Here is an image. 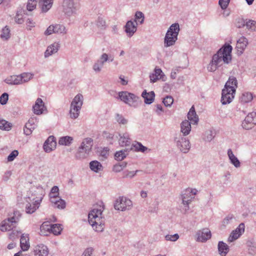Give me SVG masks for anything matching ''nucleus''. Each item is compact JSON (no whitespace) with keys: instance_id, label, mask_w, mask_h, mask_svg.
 Instances as JSON below:
<instances>
[{"instance_id":"obj_26","label":"nucleus","mask_w":256,"mask_h":256,"mask_svg":"<svg viewBox=\"0 0 256 256\" xmlns=\"http://www.w3.org/2000/svg\"><path fill=\"white\" fill-rule=\"evenodd\" d=\"M142 96L144 98L146 104H150L154 100L155 94L153 91L147 92L145 90L142 92Z\"/></svg>"},{"instance_id":"obj_64","label":"nucleus","mask_w":256,"mask_h":256,"mask_svg":"<svg viewBox=\"0 0 256 256\" xmlns=\"http://www.w3.org/2000/svg\"><path fill=\"white\" fill-rule=\"evenodd\" d=\"M99 60L104 64L106 62L108 61V56L106 53H104L100 56Z\"/></svg>"},{"instance_id":"obj_27","label":"nucleus","mask_w":256,"mask_h":256,"mask_svg":"<svg viewBox=\"0 0 256 256\" xmlns=\"http://www.w3.org/2000/svg\"><path fill=\"white\" fill-rule=\"evenodd\" d=\"M188 118L191 122L194 124H197L198 121V117L196 114L195 109L194 106H192L190 108L188 114Z\"/></svg>"},{"instance_id":"obj_2","label":"nucleus","mask_w":256,"mask_h":256,"mask_svg":"<svg viewBox=\"0 0 256 256\" xmlns=\"http://www.w3.org/2000/svg\"><path fill=\"white\" fill-rule=\"evenodd\" d=\"M232 48L230 44H226L220 48L212 56L213 62L221 66L223 63L228 64L232 60Z\"/></svg>"},{"instance_id":"obj_50","label":"nucleus","mask_w":256,"mask_h":256,"mask_svg":"<svg viewBox=\"0 0 256 256\" xmlns=\"http://www.w3.org/2000/svg\"><path fill=\"white\" fill-rule=\"evenodd\" d=\"M20 75V78L22 80V84L26 82H28L30 80H31L33 77V74L30 73H23Z\"/></svg>"},{"instance_id":"obj_6","label":"nucleus","mask_w":256,"mask_h":256,"mask_svg":"<svg viewBox=\"0 0 256 256\" xmlns=\"http://www.w3.org/2000/svg\"><path fill=\"white\" fill-rule=\"evenodd\" d=\"M93 145V141L91 138H86L82 142L76 154V159L82 160L87 158Z\"/></svg>"},{"instance_id":"obj_19","label":"nucleus","mask_w":256,"mask_h":256,"mask_svg":"<svg viewBox=\"0 0 256 256\" xmlns=\"http://www.w3.org/2000/svg\"><path fill=\"white\" fill-rule=\"evenodd\" d=\"M164 76V74L162 70L160 68H156L154 70V73L150 74V82L154 83L160 79L164 80L163 79Z\"/></svg>"},{"instance_id":"obj_63","label":"nucleus","mask_w":256,"mask_h":256,"mask_svg":"<svg viewBox=\"0 0 256 256\" xmlns=\"http://www.w3.org/2000/svg\"><path fill=\"white\" fill-rule=\"evenodd\" d=\"M234 218V216L232 214H228L223 220V224L226 225L230 223V221Z\"/></svg>"},{"instance_id":"obj_52","label":"nucleus","mask_w":256,"mask_h":256,"mask_svg":"<svg viewBox=\"0 0 256 256\" xmlns=\"http://www.w3.org/2000/svg\"><path fill=\"white\" fill-rule=\"evenodd\" d=\"M220 66V64H217L216 62H213V58L207 67L208 72H213L216 70L218 67Z\"/></svg>"},{"instance_id":"obj_56","label":"nucleus","mask_w":256,"mask_h":256,"mask_svg":"<svg viewBox=\"0 0 256 256\" xmlns=\"http://www.w3.org/2000/svg\"><path fill=\"white\" fill-rule=\"evenodd\" d=\"M162 102L166 106H170L174 102V99L172 96H166Z\"/></svg>"},{"instance_id":"obj_49","label":"nucleus","mask_w":256,"mask_h":256,"mask_svg":"<svg viewBox=\"0 0 256 256\" xmlns=\"http://www.w3.org/2000/svg\"><path fill=\"white\" fill-rule=\"evenodd\" d=\"M37 4L36 0H28L26 4V10L31 12L36 8Z\"/></svg>"},{"instance_id":"obj_24","label":"nucleus","mask_w":256,"mask_h":256,"mask_svg":"<svg viewBox=\"0 0 256 256\" xmlns=\"http://www.w3.org/2000/svg\"><path fill=\"white\" fill-rule=\"evenodd\" d=\"M22 80L20 75L18 76H11L8 77L4 82L10 85H18L22 84Z\"/></svg>"},{"instance_id":"obj_14","label":"nucleus","mask_w":256,"mask_h":256,"mask_svg":"<svg viewBox=\"0 0 256 256\" xmlns=\"http://www.w3.org/2000/svg\"><path fill=\"white\" fill-rule=\"evenodd\" d=\"M245 226L244 223H240L238 227L233 230L229 238L228 241L232 242L238 239L244 232Z\"/></svg>"},{"instance_id":"obj_13","label":"nucleus","mask_w":256,"mask_h":256,"mask_svg":"<svg viewBox=\"0 0 256 256\" xmlns=\"http://www.w3.org/2000/svg\"><path fill=\"white\" fill-rule=\"evenodd\" d=\"M181 198L182 200V204L184 206V210L185 212H186L190 209L188 205L192 202L194 196L190 194V190L186 189L182 192L181 195Z\"/></svg>"},{"instance_id":"obj_33","label":"nucleus","mask_w":256,"mask_h":256,"mask_svg":"<svg viewBox=\"0 0 256 256\" xmlns=\"http://www.w3.org/2000/svg\"><path fill=\"white\" fill-rule=\"evenodd\" d=\"M248 44V42L247 39L242 36L238 40L236 47L238 50V51L240 50V52H242L246 47Z\"/></svg>"},{"instance_id":"obj_25","label":"nucleus","mask_w":256,"mask_h":256,"mask_svg":"<svg viewBox=\"0 0 256 256\" xmlns=\"http://www.w3.org/2000/svg\"><path fill=\"white\" fill-rule=\"evenodd\" d=\"M50 201L54 208L62 210L66 208V202L60 197L56 199H52V200Z\"/></svg>"},{"instance_id":"obj_37","label":"nucleus","mask_w":256,"mask_h":256,"mask_svg":"<svg viewBox=\"0 0 256 256\" xmlns=\"http://www.w3.org/2000/svg\"><path fill=\"white\" fill-rule=\"evenodd\" d=\"M90 168L94 172H98L100 170L102 166L101 164L96 160H94L90 163Z\"/></svg>"},{"instance_id":"obj_40","label":"nucleus","mask_w":256,"mask_h":256,"mask_svg":"<svg viewBox=\"0 0 256 256\" xmlns=\"http://www.w3.org/2000/svg\"><path fill=\"white\" fill-rule=\"evenodd\" d=\"M10 38V30L9 28L6 26L2 31L0 38L3 40H8Z\"/></svg>"},{"instance_id":"obj_58","label":"nucleus","mask_w":256,"mask_h":256,"mask_svg":"<svg viewBox=\"0 0 256 256\" xmlns=\"http://www.w3.org/2000/svg\"><path fill=\"white\" fill-rule=\"evenodd\" d=\"M179 238L178 234H176L173 235L167 234L165 236V239L166 240H170L172 242H176Z\"/></svg>"},{"instance_id":"obj_46","label":"nucleus","mask_w":256,"mask_h":256,"mask_svg":"<svg viewBox=\"0 0 256 256\" xmlns=\"http://www.w3.org/2000/svg\"><path fill=\"white\" fill-rule=\"evenodd\" d=\"M132 146L135 148L136 151L142 152H144L148 150V148L146 146H143L139 142H136L135 144H133Z\"/></svg>"},{"instance_id":"obj_51","label":"nucleus","mask_w":256,"mask_h":256,"mask_svg":"<svg viewBox=\"0 0 256 256\" xmlns=\"http://www.w3.org/2000/svg\"><path fill=\"white\" fill-rule=\"evenodd\" d=\"M34 128H35L34 126H32L26 122L24 128V134L27 136L30 135L32 132L34 130Z\"/></svg>"},{"instance_id":"obj_59","label":"nucleus","mask_w":256,"mask_h":256,"mask_svg":"<svg viewBox=\"0 0 256 256\" xmlns=\"http://www.w3.org/2000/svg\"><path fill=\"white\" fill-rule=\"evenodd\" d=\"M8 94L6 92H4L0 96V104L2 105L6 104L8 102Z\"/></svg>"},{"instance_id":"obj_34","label":"nucleus","mask_w":256,"mask_h":256,"mask_svg":"<svg viewBox=\"0 0 256 256\" xmlns=\"http://www.w3.org/2000/svg\"><path fill=\"white\" fill-rule=\"evenodd\" d=\"M29 238L28 236H26L22 234L20 240V245L22 250L23 251H26L30 248Z\"/></svg>"},{"instance_id":"obj_47","label":"nucleus","mask_w":256,"mask_h":256,"mask_svg":"<svg viewBox=\"0 0 256 256\" xmlns=\"http://www.w3.org/2000/svg\"><path fill=\"white\" fill-rule=\"evenodd\" d=\"M104 64L99 59L92 66L94 70L96 72H100Z\"/></svg>"},{"instance_id":"obj_30","label":"nucleus","mask_w":256,"mask_h":256,"mask_svg":"<svg viewBox=\"0 0 256 256\" xmlns=\"http://www.w3.org/2000/svg\"><path fill=\"white\" fill-rule=\"evenodd\" d=\"M228 155L230 162L236 168L240 167V163L238 158L234 155L231 149L228 150Z\"/></svg>"},{"instance_id":"obj_18","label":"nucleus","mask_w":256,"mask_h":256,"mask_svg":"<svg viewBox=\"0 0 256 256\" xmlns=\"http://www.w3.org/2000/svg\"><path fill=\"white\" fill-rule=\"evenodd\" d=\"M138 24L132 20L128 21L125 26V32L129 37L132 36L136 32Z\"/></svg>"},{"instance_id":"obj_60","label":"nucleus","mask_w":256,"mask_h":256,"mask_svg":"<svg viewBox=\"0 0 256 256\" xmlns=\"http://www.w3.org/2000/svg\"><path fill=\"white\" fill-rule=\"evenodd\" d=\"M230 0H219L218 4L222 10H226L230 2Z\"/></svg>"},{"instance_id":"obj_57","label":"nucleus","mask_w":256,"mask_h":256,"mask_svg":"<svg viewBox=\"0 0 256 256\" xmlns=\"http://www.w3.org/2000/svg\"><path fill=\"white\" fill-rule=\"evenodd\" d=\"M116 120L120 124H126L128 123V120L126 119L122 115L116 114Z\"/></svg>"},{"instance_id":"obj_8","label":"nucleus","mask_w":256,"mask_h":256,"mask_svg":"<svg viewBox=\"0 0 256 256\" xmlns=\"http://www.w3.org/2000/svg\"><path fill=\"white\" fill-rule=\"evenodd\" d=\"M132 206V202L126 197L120 196L115 201L114 208L116 210L126 211L130 210Z\"/></svg>"},{"instance_id":"obj_62","label":"nucleus","mask_w":256,"mask_h":256,"mask_svg":"<svg viewBox=\"0 0 256 256\" xmlns=\"http://www.w3.org/2000/svg\"><path fill=\"white\" fill-rule=\"evenodd\" d=\"M22 12L20 11L18 12L16 15L15 16L16 22L19 24H21L24 22Z\"/></svg>"},{"instance_id":"obj_4","label":"nucleus","mask_w":256,"mask_h":256,"mask_svg":"<svg viewBox=\"0 0 256 256\" xmlns=\"http://www.w3.org/2000/svg\"><path fill=\"white\" fill-rule=\"evenodd\" d=\"M42 192V189L40 188H37L36 190H35L34 194H32L31 196L26 198V201L28 204L26 205V212L28 214H32L34 212L37 208L39 207L40 202L41 201L42 197V194H40L39 196L35 197V196L37 195L38 193Z\"/></svg>"},{"instance_id":"obj_45","label":"nucleus","mask_w":256,"mask_h":256,"mask_svg":"<svg viewBox=\"0 0 256 256\" xmlns=\"http://www.w3.org/2000/svg\"><path fill=\"white\" fill-rule=\"evenodd\" d=\"M12 127V124L4 120H0V129L9 130Z\"/></svg>"},{"instance_id":"obj_41","label":"nucleus","mask_w":256,"mask_h":256,"mask_svg":"<svg viewBox=\"0 0 256 256\" xmlns=\"http://www.w3.org/2000/svg\"><path fill=\"white\" fill-rule=\"evenodd\" d=\"M144 14L141 12H136L135 14V20L134 22L136 23L137 24L139 23L140 24H142L144 21Z\"/></svg>"},{"instance_id":"obj_23","label":"nucleus","mask_w":256,"mask_h":256,"mask_svg":"<svg viewBox=\"0 0 256 256\" xmlns=\"http://www.w3.org/2000/svg\"><path fill=\"white\" fill-rule=\"evenodd\" d=\"M119 144L122 146H128L131 144V139L130 138L128 133L125 132L122 134H119Z\"/></svg>"},{"instance_id":"obj_17","label":"nucleus","mask_w":256,"mask_h":256,"mask_svg":"<svg viewBox=\"0 0 256 256\" xmlns=\"http://www.w3.org/2000/svg\"><path fill=\"white\" fill-rule=\"evenodd\" d=\"M66 33V30L64 25L55 24L49 26V35L52 34H65Z\"/></svg>"},{"instance_id":"obj_1","label":"nucleus","mask_w":256,"mask_h":256,"mask_svg":"<svg viewBox=\"0 0 256 256\" xmlns=\"http://www.w3.org/2000/svg\"><path fill=\"white\" fill-rule=\"evenodd\" d=\"M104 209V203L101 202L100 204L97 205L88 214V222L96 232H102L104 229V221L102 219Z\"/></svg>"},{"instance_id":"obj_53","label":"nucleus","mask_w":256,"mask_h":256,"mask_svg":"<svg viewBox=\"0 0 256 256\" xmlns=\"http://www.w3.org/2000/svg\"><path fill=\"white\" fill-rule=\"evenodd\" d=\"M139 172H140V170H136V171L125 170L123 172L122 177L124 178H132Z\"/></svg>"},{"instance_id":"obj_20","label":"nucleus","mask_w":256,"mask_h":256,"mask_svg":"<svg viewBox=\"0 0 256 256\" xmlns=\"http://www.w3.org/2000/svg\"><path fill=\"white\" fill-rule=\"evenodd\" d=\"M32 108L35 114L37 115L42 114L45 108L44 103L42 100L40 98H38Z\"/></svg>"},{"instance_id":"obj_48","label":"nucleus","mask_w":256,"mask_h":256,"mask_svg":"<svg viewBox=\"0 0 256 256\" xmlns=\"http://www.w3.org/2000/svg\"><path fill=\"white\" fill-rule=\"evenodd\" d=\"M56 146V138L52 136H49V150H54Z\"/></svg>"},{"instance_id":"obj_3","label":"nucleus","mask_w":256,"mask_h":256,"mask_svg":"<svg viewBox=\"0 0 256 256\" xmlns=\"http://www.w3.org/2000/svg\"><path fill=\"white\" fill-rule=\"evenodd\" d=\"M180 26L178 23L172 24L168 28L164 39L165 47H168L174 44L178 40L180 32Z\"/></svg>"},{"instance_id":"obj_7","label":"nucleus","mask_w":256,"mask_h":256,"mask_svg":"<svg viewBox=\"0 0 256 256\" xmlns=\"http://www.w3.org/2000/svg\"><path fill=\"white\" fill-rule=\"evenodd\" d=\"M83 104V96L78 94L75 96L72 102L70 110V116L71 118H76L79 114Z\"/></svg>"},{"instance_id":"obj_38","label":"nucleus","mask_w":256,"mask_h":256,"mask_svg":"<svg viewBox=\"0 0 256 256\" xmlns=\"http://www.w3.org/2000/svg\"><path fill=\"white\" fill-rule=\"evenodd\" d=\"M128 154L126 150L116 152L114 154L115 159L117 160H122L126 157Z\"/></svg>"},{"instance_id":"obj_29","label":"nucleus","mask_w":256,"mask_h":256,"mask_svg":"<svg viewBox=\"0 0 256 256\" xmlns=\"http://www.w3.org/2000/svg\"><path fill=\"white\" fill-rule=\"evenodd\" d=\"M49 233H52L55 236L60 235L62 230V225L60 224H52L49 225Z\"/></svg>"},{"instance_id":"obj_16","label":"nucleus","mask_w":256,"mask_h":256,"mask_svg":"<svg viewBox=\"0 0 256 256\" xmlns=\"http://www.w3.org/2000/svg\"><path fill=\"white\" fill-rule=\"evenodd\" d=\"M196 236V240L203 242L210 239L212 234L208 228H203L197 232Z\"/></svg>"},{"instance_id":"obj_22","label":"nucleus","mask_w":256,"mask_h":256,"mask_svg":"<svg viewBox=\"0 0 256 256\" xmlns=\"http://www.w3.org/2000/svg\"><path fill=\"white\" fill-rule=\"evenodd\" d=\"M34 254L38 256H48V248L43 244L38 245L34 250Z\"/></svg>"},{"instance_id":"obj_55","label":"nucleus","mask_w":256,"mask_h":256,"mask_svg":"<svg viewBox=\"0 0 256 256\" xmlns=\"http://www.w3.org/2000/svg\"><path fill=\"white\" fill-rule=\"evenodd\" d=\"M97 26L101 29H105L106 28V22L102 17H98L96 20Z\"/></svg>"},{"instance_id":"obj_54","label":"nucleus","mask_w":256,"mask_h":256,"mask_svg":"<svg viewBox=\"0 0 256 256\" xmlns=\"http://www.w3.org/2000/svg\"><path fill=\"white\" fill-rule=\"evenodd\" d=\"M246 25L248 29L252 31L256 30V21L248 20V21L246 22Z\"/></svg>"},{"instance_id":"obj_44","label":"nucleus","mask_w":256,"mask_h":256,"mask_svg":"<svg viewBox=\"0 0 256 256\" xmlns=\"http://www.w3.org/2000/svg\"><path fill=\"white\" fill-rule=\"evenodd\" d=\"M38 4L42 12H47L48 10V0H38Z\"/></svg>"},{"instance_id":"obj_9","label":"nucleus","mask_w":256,"mask_h":256,"mask_svg":"<svg viewBox=\"0 0 256 256\" xmlns=\"http://www.w3.org/2000/svg\"><path fill=\"white\" fill-rule=\"evenodd\" d=\"M174 141L176 143L177 146L180 151L184 154L188 152L190 146L189 140L186 138L179 134L174 138Z\"/></svg>"},{"instance_id":"obj_32","label":"nucleus","mask_w":256,"mask_h":256,"mask_svg":"<svg viewBox=\"0 0 256 256\" xmlns=\"http://www.w3.org/2000/svg\"><path fill=\"white\" fill-rule=\"evenodd\" d=\"M218 250L222 256H226L229 251V247L222 241H220L218 244Z\"/></svg>"},{"instance_id":"obj_36","label":"nucleus","mask_w":256,"mask_h":256,"mask_svg":"<svg viewBox=\"0 0 256 256\" xmlns=\"http://www.w3.org/2000/svg\"><path fill=\"white\" fill-rule=\"evenodd\" d=\"M73 138L70 136H65L60 138L58 144L62 146H70L72 142Z\"/></svg>"},{"instance_id":"obj_12","label":"nucleus","mask_w":256,"mask_h":256,"mask_svg":"<svg viewBox=\"0 0 256 256\" xmlns=\"http://www.w3.org/2000/svg\"><path fill=\"white\" fill-rule=\"evenodd\" d=\"M236 92L224 88L222 92L221 102L222 104H226L231 102L234 97Z\"/></svg>"},{"instance_id":"obj_43","label":"nucleus","mask_w":256,"mask_h":256,"mask_svg":"<svg viewBox=\"0 0 256 256\" xmlns=\"http://www.w3.org/2000/svg\"><path fill=\"white\" fill-rule=\"evenodd\" d=\"M216 133L212 130H208L205 132L204 140L205 141L210 142L215 136Z\"/></svg>"},{"instance_id":"obj_28","label":"nucleus","mask_w":256,"mask_h":256,"mask_svg":"<svg viewBox=\"0 0 256 256\" xmlns=\"http://www.w3.org/2000/svg\"><path fill=\"white\" fill-rule=\"evenodd\" d=\"M253 99L252 94L250 92H245L242 94L240 96V101L242 104L250 102Z\"/></svg>"},{"instance_id":"obj_21","label":"nucleus","mask_w":256,"mask_h":256,"mask_svg":"<svg viewBox=\"0 0 256 256\" xmlns=\"http://www.w3.org/2000/svg\"><path fill=\"white\" fill-rule=\"evenodd\" d=\"M237 87L238 82L236 78L235 77L232 76L229 78V79L226 83L224 88H226L228 90H230L233 92H236V88Z\"/></svg>"},{"instance_id":"obj_61","label":"nucleus","mask_w":256,"mask_h":256,"mask_svg":"<svg viewBox=\"0 0 256 256\" xmlns=\"http://www.w3.org/2000/svg\"><path fill=\"white\" fill-rule=\"evenodd\" d=\"M18 152L17 150H13L8 156V161L12 162L18 156Z\"/></svg>"},{"instance_id":"obj_15","label":"nucleus","mask_w":256,"mask_h":256,"mask_svg":"<svg viewBox=\"0 0 256 256\" xmlns=\"http://www.w3.org/2000/svg\"><path fill=\"white\" fill-rule=\"evenodd\" d=\"M16 223V220L14 217L8 218L2 222L0 229L2 231L10 230L14 226Z\"/></svg>"},{"instance_id":"obj_11","label":"nucleus","mask_w":256,"mask_h":256,"mask_svg":"<svg viewBox=\"0 0 256 256\" xmlns=\"http://www.w3.org/2000/svg\"><path fill=\"white\" fill-rule=\"evenodd\" d=\"M118 97L121 100L130 106H134V102L138 99V96L126 91L119 92Z\"/></svg>"},{"instance_id":"obj_10","label":"nucleus","mask_w":256,"mask_h":256,"mask_svg":"<svg viewBox=\"0 0 256 256\" xmlns=\"http://www.w3.org/2000/svg\"><path fill=\"white\" fill-rule=\"evenodd\" d=\"M256 124V111L250 112L242 121V126L245 130H250Z\"/></svg>"},{"instance_id":"obj_35","label":"nucleus","mask_w":256,"mask_h":256,"mask_svg":"<svg viewBox=\"0 0 256 256\" xmlns=\"http://www.w3.org/2000/svg\"><path fill=\"white\" fill-rule=\"evenodd\" d=\"M59 194V188L58 186H54L49 192V200L58 198L60 197Z\"/></svg>"},{"instance_id":"obj_39","label":"nucleus","mask_w":256,"mask_h":256,"mask_svg":"<svg viewBox=\"0 0 256 256\" xmlns=\"http://www.w3.org/2000/svg\"><path fill=\"white\" fill-rule=\"evenodd\" d=\"M40 234L41 236H48V222H44L40 226Z\"/></svg>"},{"instance_id":"obj_42","label":"nucleus","mask_w":256,"mask_h":256,"mask_svg":"<svg viewBox=\"0 0 256 256\" xmlns=\"http://www.w3.org/2000/svg\"><path fill=\"white\" fill-rule=\"evenodd\" d=\"M60 47V44L57 42H55L50 46H49V50L50 49V51L49 50V56L57 52Z\"/></svg>"},{"instance_id":"obj_5","label":"nucleus","mask_w":256,"mask_h":256,"mask_svg":"<svg viewBox=\"0 0 256 256\" xmlns=\"http://www.w3.org/2000/svg\"><path fill=\"white\" fill-rule=\"evenodd\" d=\"M61 7L64 16L68 18L75 15L79 9V5L74 0H62Z\"/></svg>"},{"instance_id":"obj_31","label":"nucleus","mask_w":256,"mask_h":256,"mask_svg":"<svg viewBox=\"0 0 256 256\" xmlns=\"http://www.w3.org/2000/svg\"><path fill=\"white\" fill-rule=\"evenodd\" d=\"M188 120L183 121L181 124V132L184 136L188 134L191 130V124Z\"/></svg>"}]
</instances>
